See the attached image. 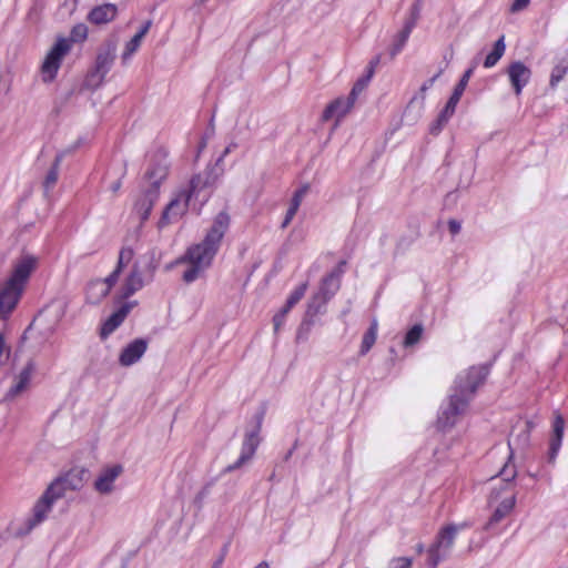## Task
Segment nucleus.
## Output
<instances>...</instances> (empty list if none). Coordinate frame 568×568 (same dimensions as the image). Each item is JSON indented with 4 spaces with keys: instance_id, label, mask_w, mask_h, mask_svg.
Returning a JSON list of instances; mask_svg holds the SVG:
<instances>
[{
    "instance_id": "1",
    "label": "nucleus",
    "mask_w": 568,
    "mask_h": 568,
    "mask_svg": "<svg viewBox=\"0 0 568 568\" xmlns=\"http://www.w3.org/2000/svg\"><path fill=\"white\" fill-rule=\"evenodd\" d=\"M488 375V367L485 365L473 366L464 374H460L455 382L453 393L448 402L440 407L437 417V427L440 430L450 429L462 416L471 400L477 387L484 383Z\"/></svg>"
},
{
    "instance_id": "2",
    "label": "nucleus",
    "mask_w": 568,
    "mask_h": 568,
    "mask_svg": "<svg viewBox=\"0 0 568 568\" xmlns=\"http://www.w3.org/2000/svg\"><path fill=\"white\" fill-rule=\"evenodd\" d=\"M231 217L227 212H220L213 220L205 237L201 243L194 244L187 248L182 261L190 264L184 272L183 280L186 283L194 282L205 268H207L216 255L222 239L227 232Z\"/></svg>"
},
{
    "instance_id": "3",
    "label": "nucleus",
    "mask_w": 568,
    "mask_h": 568,
    "mask_svg": "<svg viewBox=\"0 0 568 568\" xmlns=\"http://www.w3.org/2000/svg\"><path fill=\"white\" fill-rule=\"evenodd\" d=\"M517 471L514 465L509 463L505 464L501 468L499 476L501 480L499 486L496 485L491 488L489 495V504H497L494 514L491 515L489 521L486 525L488 529L491 525L499 523L504 519L510 511L514 509L516 504V494L513 489V480L515 479Z\"/></svg>"
},
{
    "instance_id": "4",
    "label": "nucleus",
    "mask_w": 568,
    "mask_h": 568,
    "mask_svg": "<svg viewBox=\"0 0 568 568\" xmlns=\"http://www.w3.org/2000/svg\"><path fill=\"white\" fill-rule=\"evenodd\" d=\"M465 526L466 525L457 526L450 524L439 530L436 541L428 549V568H436L442 560L449 556L458 530Z\"/></svg>"
},
{
    "instance_id": "5",
    "label": "nucleus",
    "mask_w": 568,
    "mask_h": 568,
    "mask_svg": "<svg viewBox=\"0 0 568 568\" xmlns=\"http://www.w3.org/2000/svg\"><path fill=\"white\" fill-rule=\"evenodd\" d=\"M476 65H477V62L474 61L473 64L464 72L459 82L455 87L453 94L450 95L449 100L447 101L445 108L439 113L435 123L432 124V126H430L432 134H438L442 131V129L446 125V123L449 121V119L453 116V114L455 113L456 106H457L467 84H468L469 79L474 74Z\"/></svg>"
},
{
    "instance_id": "6",
    "label": "nucleus",
    "mask_w": 568,
    "mask_h": 568,
    "mask_svg": "<svg viewBox=\"0 0 568 568\" xmlns=\"http://www.w3.org/2000/svg\"><path fill=\"white\" fill-rule=\"evenodd\" d=\"M212 178L210 173L194 175L187 189L180 191L191 203L192 206L197 211L211 196Z\"/></svg>"
},
{
    "instance_id": "7",
    "label": "nucleus",
    "mask_w": 568,
    "mask_h": 568,
    "mask_svg": "<svg viewBox=\"0 0 568 568\" xmlns=\"http://www.w3.org/2000/svg\"><path fill=\"white\" fill-rule=\"evenodd\" d=\"M170 170L169 154L164 149H158L150 158V164L145 172V179L150 189L159 191L161 183L168 178Z\"/></svg>"
},
{
    "instance_id": "8",
    "label": "nucleus",
    "mask_w": 568,
    "mask_h": 568,
    "mask_svg": "<svg viewBox=\"0 0 568 568\" xmlns=\"http://www.w3.org/2000/svg\"><path fill=\"white\" fill-rule=\"evenodd\" d=\"M70 49L71 43L68 39H58V41L48 52L41 67L44 81H52L55 78L58 70L60 69L62 59L70 51Z\"/></svg>"
},
{
    "instance_id": "9",
    "label": "nucleus",
    "mask_w": 568,
    "mask_h": 568,
    "mask_svg": "<svg viewBox=\"0 0 568 568\" xmlns=\"http://www.w3.org/2000/svg\"><path fill=\"white\" fill-rule=\"evenodd\" d=\"M38 264V256L23 252L14 261L12 273L8 280L24 288L31 274L37 270Z\"/></svg>"
},
{
    "instance_id": "10",
    "label": "nucleus",
    "mask_w": 568,
    "mask_h": 568,
    "mask_svg": "<svg viewBox=\"0 0 568 568\" xmlns=\"http://www.w3.org/2000/svg\"><path fill=\"white\" fill-rule=\"evenodd\" d=\"M24 288L7 280L0 285V318L6 320L18 305Z\"/></svg>"
},
{
    "instance_id": "11",
    "label": "nucleus",
    "mask_w": 568,
    "mask_h": 568,
    "mask_svg": "<svg viewBox=\"0 0 568 568\" xmlns=\"http://www.w3.org/2000/svg\"><path fill=\"white\" fill-rule=\"evenodd\" d=\"M37 369V363L34 359H29L20 373L14 376L13 384L4 395V400H13L28 389L31 383V378Z\"/></svg>"
},
{
    "instance_id": "12",
    "label": "nucleus",
    "mask_w": 568,
    "mask_h": 568,
    "mask_svg": "<svg viewBox=\"0 0 568 568\" xmlns=\"http://www.w3.org/2000/svg\"><path fill=\"white\" fill-rule=\"evenodd\" d=\"M258 444H260V438H258V426H257L256 429H254L250 433H246L245 438L242 444L241 454H240V457L237 458V460L234 464H231L227 467H225L222 473L227 474V473H231L233 470L241 468L244 464H246L253 457Z\"/></svg>"
},
{
    "instance_id": "13",
    "label": "nucleus",
    "mask_w": 568,
    "mask_h": 568,
    "mask_svg": "<svg viewBox=\"0 0 568 568\" xmlns=\"http://www.w3.org/2000/svg\"><path fill=\"white\" fill-rule=\"evenodd\" d=\"M189 206H192V203L181 193L166 205L163 214L159 221V227H164L168 224L176 222L180 217H182L187 211Z\"/></svg>"
},
{
    "instance_id": "14",
    "label": "nucleus",
    "mask_w": 568,
    "mask_h": 568,
    "mask_svg": "<svg viewBox=\"0 0 568 568\" xmlns=\"http://www.w3.org/2000/svg\"><path fill=\"white\" fill-rule=\"evenodd\" d=\"M507 74L516 95H520L523 89L529 83L531 70L521 61L511 62L507 68Z\"/></svg>"
},
{
    "instance_id": "15",
    "label": "nucleus",
    "mask_w": 568,
    "mask_h": 568,
    "mask_svg": "<svg viewBox=\"0 0 568 568\" xmlns=\"http://www.w3.org/2000/svg\"><path fill=\"white\" fill-rule=\"evenodd\" d=\"M148 349V342L143 338H136L128 344L119 356V363L124 366H131L140 361Z\"/></svg>"
},
{
    "instance_id": "16",
    "label": "nucleus",
    "mask_w": 568,
    "mask_h": 568,
    "mask_svg": "<svg viewBox=\"0 0 568 568\" xmlns=\"http://www.w3.org/2000/svg\"><path fill=\"white\" fill-rule=\"evenodd\" d=\"M345 261L338 263V265L327 274L320 284L318 292L327 296L329 300L338 292L341 287V278L344 273Z\"/></svg>"
},
{
    "instance_id": "17",
    "label": "nucleus",
    "mask_w": 568,
    "mask_h": 568,
    "mask_svg": "<svg viewBox=\"0 0 568 568\" xmlns=\"http://www.w3.org/2000/svg\"><path fill=\"white\" fill-rule=\"evenodd\" d=\"M353 106L354 103L347 97H339L326 105L322 114V121L327 122L336 118L338 122Z\"/></svg>"
},
{
    "instance_id": "18",
    "label": "nucleus",
    "mask_w": 568,
    "mask_h": 568,
    "mask_svg": "<svg viewBox=\"0 0 568 568\" xmlns=\"http://www.w3.org/2000/svg\"><path fill=\"white\" fill-rule=\"evenodd\" d=\"M115 52L116 44L114 42H109L98 53L95 61V73L99 74L101 79H103L110 71L115 59Z\"/></svg>"
},
{
    "instance_id": "19",
    "label": "nucleus",
    "mask_w": 568,
    "mask_h": 568,
    "mask_svg": "<svg viewBox=\"0 0 568 568\" xmlns=\"http://www.w3.org/2000/svg\"><path fill=\"white\" fill-rule=\"evenodd\" d=\"M134 303H124L121 307L112 313L103 323L101 328V337L105 338L112 334L125 320Z\"/></svg>"
},
{
    "instance_id": "20",
    "label": "nucleus",
    "mask_w": 568,
    "mask_h": 568,
    "mask_svg": "<svg viewBox=\"0 0 568 568\" xmlns=\"http://www.w3.org/2000/svg\"><path fill=\"white\" fill-rule=\"evenodd\" d=\"M118 14V7L113 3H104L101 6L94 7L88 13V21L92 24L100 26L105 24L115 19Z\"/></svg>"
},
{
    "instance_id": "21",
    "label": "nucleus",
    "mask_w": 568,
    "mask_h": 568,
    "mask_svg": "<svg viewBox=\"0 0 568 568\" xmlns=\"http://www.w3.org/2000/svg\"><path fill=\"white\" fill-rule=\"evenodd\" d=\"M122 473V467L115 465L101 471L94 483L95 489L101 494H109L113 490V483Z\"/></svg>"
},
{
    "instance_id": "22",
    "label": "nucleus",
    "mask_w": 568,
    "mask_h": 568,
    "mask_svg": "<svg viewBox=\"0 0 568 568\" xmlns=\"http://www.w3.org/2000/svg\"><path fill=\"white\" fill-rule=\"evenodd\" d=\"M143 286L144 281L142 278V274L135 266L122 284L119 297L123 300L128 298L135 292L140 291Z\"/></svg>"
},
{
    "instance_id": "23",
    "label": "nucleus",
    "mask_w": 568,
    "mask_h": 568,
    "mask_svg": "<svg viewBox=\"0 0 568 568\" xmlns=\"http://www.w3.org/2000/svg\"><path fill=\"white\" fill-rule=\"evenodd\" d=\"M158 195L159 191L149 187L143 197L136 202L135 209L140 214L142 222L149 219L152 207L158 200Z\"/></svg>"
},
{
    "instance_id": "24",
    "label": "nucleus",
    "mask_w": 568,
    "mask_h": 568,
    "mask_svg": "<svg viewBox=\"0 0 568 568\" xmlns=\"http://www.w3.org/2000/svg\"><path fill=\"white\" fill-rule=\"evenodd\" d=\"M109 294L108 285L100 278L93 280L87 287V301L90 304H99Z\"/></svg>"
},
{
    "instance_id": "25",
    "label": "nucleus",
    "mask_w": 568,
    "mask_h": 568,
    "mask_svg": "<svg viewBox=\"0 0 568 568\" xmlns=\"http://www.w3.org/2000/svg\"><path fill=\"white\" fill-rule=\"evenodd\" d=\"M307 192H308L307 184L303 185L302 187H300L298 190L295 191V193L292 197V201H291V205H290V207L286 212L285 219L282 223V229H285L291 223V221L295 216V214L302 203L303 197L305 196V194Z\"/></svg>"
},
{
    "instance_id": "26",
    "label": "nucleus",
    "mask_w": 568,
    "mask_h": 568,
    "mask_svg": "<svg viewBox=\"0 0 568 568\" xmlns=\"http://www.w3.org/2000/svg\"><path fill=\"white\" fill-rule=\"evenodd\" d=\"M52 506L53 503L47 499L44 495H42V497L33 507V517L29 521L30 527L32 528L40 524L41 521H43L48 513L51 510Z\"/></svg>"
},
{
    "instance_id": "27",
    "label": "nucleus",
    "mask_w": 568,
    "mask_h": 568,
    "mask_svg": "<svg viewBox=\"0 0 568 568\" xmlns=\"http://www.w3.org/2000/svg\"><path fill=\"white\" fill-rule=\"evenodd\" d=\"M328 301L329 298L321 292L314 293L307 303L306 316L314 317L323 313Z\"/></svg>"
},
{
    "instance_id": "28",
    "label": "nucleus",
    "mask_w": 568,
    "mask_h": 568,
    "mask_svg": "<svg viewBox=\"0 0 568 568\" xmlns=\"http://www.w3.org/2000/svg\"><path fill=\"white\" fill-rule=\"evenodd\" d=\"M506 50L505 37L501 36L494 44V48L490 53L484 60V67L489 69L496 65V63L501 59Z\"/></svg>"
},
{
    "instance_id": "29",
    "label": "nucleus",
    "mask_w": 568,
    "mask_h": 568,
    "mask_svg": "<svg viewBox=\"0 0 568 568\" xmlns=\"http://www.w3.org/2000/svg\"><path fill=\"white\" fill-rule=\"evenodd\" d=\"M59 479L67 491L79 490L83 486L81 471L71 470L64 476L59 477Z\"/></svg>"
},
{
    "instance_id": "30",
    "label": "nucleus",
    "mask_w": 568,
    "mask_h": 568,
    "mask_svg": "<svg viewBox=\"0 0 568 568\" xmlns=\"http://www.w3.org/2000/svg\"><path fill=\"white\" fill-rule=\"evenodd\" d=\"M62 159H63V155L58 154L54 159V162H53L51 169L47 173L44 181H43V187H44L45 192H49L50 190H52V187L57 183L58 176H59V168H60V163L62 162Z\"/></svg>"
},
{
    "instance_id": "31",
    "label": "nucleus",
    "mask_w": 568,
    "mask_h": 568,
    "mask_svg": "<svg viewBox=\"0 0 568 568\" xmlns=\"http://www.w3.org/2000/svg\"><path fill=\"white\" fill-rule=\"evenodd\" d=\"M377 327H378L377 321L374 320L372 322L369 328L363 336L362 344H361V354L362 355L366 354L372 348V346L375 344L376 338H377Z\"/></svg>"
},
{
    "instance_id": "32",
    "label": "nucleus",
    "mask_w": 568,
    "mask_h": 568,
    "mask_svg": "<svg viewBox=\"0 0 568 568\" xmlns=\"http://www.w3.org/2000/svg\"><path fill=\"white\" fill-rule=\"evenodd\" d=\"M65 494L67 490L64 489L61 480L57 478L50 484L43 495L54 504L55 500L62 498Z\"/></svg>"
},
{
    "instance_id": "33",
    "label": "nucleus",
    "mask_w": 568,
    "mask_h": 568,
    "mask_svg": "<svg viewBox=\"0 0 568 568\" xmlns=\"http://www.w3.org/2000/svg\"><path fill=\"white\" fill-rule=\"evenodd\" d=\"M422 6L419 2H415L409 12V17L405 20L404 28L402 31L406 32L410 36L413 29L416 27L419 16H420Z\"/></svg>"
},
{
    "instance_id": "34",
    "label": "nucleus",
    "mask_w": 568,
    "mask_h": 568,
    "mask_svg": "<svg viewBox=\"0 0 568 568\" xmlns=\"http://www.w3.org/2000/svg\"><path fill=\"white\" fill-rule=\"evenodd\" d=\"M422 6L419 2H415L409 12V17L405 20L404 28L402 31L406 32L410 36L413 29L416 27L419 16H420Z\"/></svg>"
},
{
    "instance_id": "35",
    "label": "nucleus",
    "mask_w": 568,
    "mask_h": 568,
    "mask_svg": "<svg viewBox=\"0 0 568 568\" xmlns=\"http://www.w3.org/2000/svg\"><path fill=\"white\" fill-rule=\"evenodd\" d=\"M568 71V62H560L555 65L550 73L549 87L555 90L558 83L565 78Z\"/></svg>"
},
{
    "instance_id": "36",
    "label": "nucleus",
    "mask_w": 568,
    "mask_h": 568,
    "mask_svg": "<svg viewBox=\"0 0 568 568\" xmlns=\"http://www.w3.org/2000/svg\"><path fill=\"white\" fill-rule=\"evenodd\" d=\"M423 334V326L420 324L414 325L405 335L404 346L409 347L419 342Z\"/></svg>"
},
{
    "instance_id": "37",
    "label": "nucleus",
    "mask_w": 568,
    "mask_h": 568,
    "mask_svg": "<svg viewBox=\"0 0 568 568\" xmlns=\"http://www.w3.org/2000/svg\"><path fill=\"white\" fill-rule=\"evenodd\" d=\"M565 429V420L560 414L555 415L554 424H552V437L550 440H558V444H561L564 437Z\"/></svg>"
},
{
    "instance_id": "38",
    "label": "nucleus",
    "mask_w": 568,
    "mask_h": 568,
    "mask_svg": "<svg viewBox=\"0 0 568 568\" xmlns=\"http://www.w3.org/2000/svg\"><path fill=\"white\" fill-rule=\"evenodd\" d=\"M307 287H308L307 282L302 283L290 294V296L286 300V304H288V307H293L303 298V296L306 293Z\"/></svg>"
},
{
    "instance_id": "39",
    "label": "nucleus",
    "mask_w": 568,
    "mask_h": 568,
    "mask_svg": "<svg viewBox=\"0 0 568 568\" xmlns=\"http://www.w3.org/2000/svg\"><path fill=\"white\" fill-rule=\"evenodd\" d=\"M142 43V39H140V36H133V38L125 44V49L122 53V60L125 62L128 59H130L140 48Z\"/></svg>"
},
{
    "instance_id": "40",
    "label": "nucleus",
    "mask_w": 568,
    "mask_h": 568,
    "mask_svg": "<svg viewBox=\"0 0 568 568\" xmlns=\"http://www.w3.org/2000/svg\"><path fill=\"white\" fill-rule=\"evenodd\" d=\"M368 83V78H359L353 85L347 98L355 104L358 95L367 88Z\"/></svg>"
},
{
    "instance_id": "41",
    "label": "nucleus",
    "mask_w": 568,
    "mask_h": 568,
    "mask_svg": "<svg viewBox=\"0 0 568 568\" xmlns=\"http://www.w3.org/2000/svg\"><path fill=\"white\" fill-rule=\"evenodd\" d=\"M408 38H409V34H407L404 31H399L397 33V36L395 37L394 43H393V45L390 48V55L392 57L397 55L403 50V48L405 47Z\"/></svg>"
},
{
    "instance_id": "42",
    "label": "nucleus",
    "mask_w": 568,
    "mask_h": 568,
    "mask_svg": "<svg viewBox=\"0 0 568 568\" xmlns=\"http://www.w3.org/2000/svg\"><path fill=\"white\" fill-rule=\"evenodd\" d=\"M88 37V27L84 23L75 24L70 33V40L72 42L84 41Z\"/></svg>"
},
{
    "instance_id": "43",
    "label": "nucleus",
    "mask_w": 568,
    "mask_h": 568,
    "mask_svg": "<svg viewBox=\"0 0 568 568\" xmlns=\"http://www.w3.org/2000/svg\"><path fill=\"white\" fill-rule=\"evenodd\" d=\"M133 257V251L132 248L130 247H123L121 251H120V254H119V260H118V265H116V270H119L120 272L122 271V267L124 265H126Z\"/></svg>"
},
{
    "instance_id": "44",
    "label": "nucleus",
    "mask_w": 568,
    "mask_h": 568,
    "mask_svg": "<svg viewBox=\"0 0 568 568\" xmlns=\"http://www.w3.org/2000/svg\"><path fill=\"white\" fill-rule=\"evenodd\" d=\"M412 559L408 557H398L390 561V568H410Z\"/></svg>"
},
{
    "instance_id": "45",
    "label": "nucleus",
    "mask_w": 568,
    "mask_h": 568,
    "mask_svg": "<svg viewBox=\"0 0 568 568\" xmlns=\"http://www.w3.org/2000/svg\"><path fill=\"white\" fill-rule=\"evenodd\" d=\"M530 3V0H514L510 8H509V11L511 13H517V12H520L523 10H525Z\"/></svg>"
},
{
    "instance_id": "46",
    "label": "nucleus",
    "mask_w": 568,
    "mask_h": 568,
    "mask_svg": "<svg viewBox=\"0 0 568 568\" xmlns=\"http://www.w3.org/2000/svg\"><path fill=\"white\" fill-rule=\"evenodd\" d=\"M120 273L121 272L115 268L109 276H106L105 278L101 280L102 283L108 285V291L109 292L114 286V284L118 282Z\"/></svg>"
},
{
    "instance_id": "47",
    "label": "nucleus",
    "mask_w": 568,
    "mask_h": 568,
    "mask_svg": "<svg viewBox=\"0 0 568 568\" xmlns=\"http://www.w3.org/2000/svg\"><path fill=\"white\" fill-rule=\"evenodd\" d=\"M561 447V444H558V440H550V447L548 453L549 463H555V459L558 455V452Z\"/></svg>"
},
{
    "instance_id": "48",
    "label": "nucleus",
    "mask_w": 568,
    "mask_h": 568,
    "mask_svg": "<svg viewBox=\"0 0 568 568\" xmlns=\"http://www.w3.org/2000/svg\"><path fill=\"white\" fill-rule=\"evenodd\" d=\"M212 483L205 485L196 495L195 501L202 503L211 493Z\"/></svg>"
},
{
    "instance_id": "49",
    "label": "nucleus",
    "mask_w": 568,
    "mask_h": 568,
    "mask_svg": "<svg viewBox=\"0 0 568 568\" xmlns=\"http://www.w3.org/2000/svg\"><path fill=\"white\" fill-rule=\"evenodd\" d=\"M448 230L453 235H456L462 230V224L457 220H449L448 221Z\"/></svg>"
},
{
    "instance_id": "50",
    "label": "nucleus",
    "mask_w": 568,
    "mask_h": 568,
    "mask_svg": "<svg viewBox=\"0 0 568 568\" xmlns=\"http://www.w3.org/2000/svg\"><path fill=\"white\" fill-rule=\"evenodd\" d=\"M284 322H285V317L283 316V314L276 313L273 317L274 331L278 332V329L284 324Z\"/></svg>"
},
{
    "instance_id": "51",
    "label": "nucleus",
    "mask_w": 568,
    "mask_h": 568,
    "mask_svg": "<svg viewBox=\"0 0 568 568\" xmlns=\"http://www.w3.org/2000/svg\"><path fill=\"white\" fill-rule=\"evenodd\" d=\"M152 26V21L148 20L141 27V29L135 33V36H140V39H144L145 34L149 32L150 28Z\"/></svg>"
},
{
    "instance_id": "52",
    "label": "nucleus",
    "mask_w": 568,
    "mask_h": 568,
    "mask_svg": "<svg viewBox=\"0 0 568 568\" xmlns=\"http://www.w3.org/2000/svg\"><path fill=\"white\" fill-rule=\"evenodd\" d=\"M152 26V21L148 20L141 27V29L135 33V36H140V39H144L145 34L149 32L150 28Z\"/></svg>"
},
{
    "instance_id": "53",
    "label": "nucleus",
    "mask_w": 568,
    "mask_h": 568,
    "mask_svg": "<svg viewBox=\"0 0 568 568\" xmlns=\"http://www.w3.org/2000/svg\"><path fill=\"white\" fill-rule=\"evenodd\" d=\"M152 26V21L148 20L141 27V29L135 33V36H140V39H144L145 34L149 32L150 28Z\"/></svg>"
},
{
    "instance_id": "54",
    "label": "nucleus",
    "mask_w": 568,
    "mask_h": 568,
    "mask_svg": "<svg viewBox=\"0 0 568 568\" xmlns=\"http://www.w3.org/2000/svg\"><path fill=\"white\" fill-rule=\"evenodd\" d=\"M227 548H229L227 545H224V547L222 548L221 555L213 562L214 565H217V566L222 567V565L224 562V559H225V556L227 554Z\"/></svg>"
},
{
    "instance_id": "55",
    "label": "nucleus",
    "mask_w": 568,
    "mask_h": 568,
    "mask_svg": "<svg viewBox=\"0 0 568 568\" xmlns=\"http://www.w3.org/2000/svg\"><path fill=\"white\" fill-rule=\"evenodd\" d=\"M378 61H379L378 58H376L375 60L371 61V63H369L367 74L364 77V78H368V82L371 81V79L374 74V70H375V67L378 64Z\"/></svg>"
},
{
    "instance_id": "56",
    "label": "nucleus",
    "mask_w": 568,
    "mask_h": 568,
    "mask_svg": "<svg viewBox=\"0 0 568 568\" xmlns=\"http://www.w3.org/2000/svg\"><path fill=\"white\" fill-rule=\"evenodd\" d=\"M436 78H437V75H435L432 79L424 82L423 85L420 87V92L425 93L434 84Z\"/></svg>"
},
{
    "instance_id": "57",
    "label": "nucleus",
    "mask_w": 568,
    "mask_h": 568,
    "mask_svg": "<svg viewBox=\"0 0 568 568\" xmlns=\"http://www.w3.org/2000/svg\"><path fill=\"white\" fill-rule=\"evenodd\" d=\"M237 144L236 143H231L229 144L224 152L222 153V158L226 156L229 153H231L234 149H236Z\"/></svg>"
},
{
    "instance_id": "58",
    "label": "nucleus",
    "mask_w": 568,
    "mask_h": 568,
    "mask_svg": "<svg viewBox=\"0 0 568 568\" xmlns=\"http://www.w3.org/2000/svg\"><path fill=\"white\" fill-rule=\"evenodd\" d=\"M110 187L113 193H116L121 187V181L118 180V181L113 182Z\"/></svg>"
},
{
    "instance_id": "59",
    "label": "nucleus",
    "mask_w": 568,
    "mask_h": 568,
    "mask_svg": "<svg viewBox=\"0 0 568 568\" xmlns=\"http://www.w3.org/2000/svg\"><path fill=\"white\" fill-rule=\"evenodd\" d=\"M292 310V307H288V304L285 303V305L282 307V310L277 314H283L284 317H286L287 313Z\"/></svg>"
},
{
    "instance_id": "60",
    "label": "nucleus",
    "mask_w": 568,
    "mask_h": 568,
    "mask_svg": "<svg viewBox=\"0 0 568 568\" xmlns=\"http://www.w3.org/2000/svg\"><path fill=\"white\" fill-rule=\"evenodd\" d=\"M254 568H270V565L267 561H261L256 567Z\"/></svg>"
},
{
    "instance_id": "61",
    "label": "nucleus",
    "mask_w": 568,
    "mask_h": 568,
    "mask_svg": "<svg viewBox=\"0 0 568 568\" xmlns=\"http://www.w3.org/2000/svg\"><path fill=\"white\" fill-rule=\"evenodd\" d=\"M206 145V142L203 140L200 144V151H202Z\"/></svg>"
},
{
    "instance_id": "62",
    "label": "nucleus",
    "mask_w": 568,
    "mask_h": 568,
    "mask_svg": "<svg viewBox=\"0 0 568 568\" xmlns=\"http://www.w3.org/2000/svg\"><path fill=\"white\" fill-rule=\"evenodd\" d=\"M417 551H418V552H422V551H423V545H418V546H417Z\"/></svg>"
},
{
    "instance_id": "63",
    "label": "nucleus",
    "mask_w": 568,
    "mask_h": 568,
    "mask_svg": "<svg viewBox=\"0 0 568 568\" xmlns=\"http://www.w3.org/2000/svg\"><path fill=\"white\" fill-rule=\"evenodd\" d=\"M211 568H221V567L213 564Z\"/></svg>"
}]
</instances>
